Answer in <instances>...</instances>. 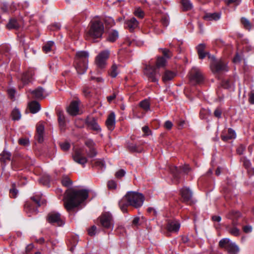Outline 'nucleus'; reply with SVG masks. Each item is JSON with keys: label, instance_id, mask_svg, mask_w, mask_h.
Returning <instances> with one entry per match:
<instances>
[{"label": "nucleus", "instance_id": "47", "mask_svg": "<svg viewBox=\"0 0 254 254\" xmlns=\"http://www.w3.org/2000/svg\"><path fill=\"white\" fill-rule=\"evenodd\" d=\"M162 23L165 26H167L169 23V19L168 16H164L162 18Z\"/></svg>", "mask_w": 254, "mask_h": 254}, {"label": "nucleus", "instance_id": "40", "mask_svg": "<svg viewBox=\"0 0 254 254\" xmlns=\"http://www.w3.org/2000/svg\"><path fill=\"white\" fill-rule=\"evenodd\" d=\"M244 165L245 166V167L249 169V171L251 172L252 173H254V170L253 168H251V162L249 160L247 159H244Z\"/></svg>", "mask_w": 254, "mask_h": 254}, {"label": "nucleus", "instance_id": "17", "mask_svg": "<svg viewBox=\"0 0 254 254\" xmlns=\"http://www.w3.org/2000/svg\"><path fill=\"white\" fill-rule=\"evenodd\" d=\"M138 21L134 17H132L129 20H127L125 22L126 27L128 28L130 31L136 28L138 26Z\"/></svg>", "mask_w": 254, "mask_h": 254}, {"label": "nucleus", "instance_id": "48", "mask_svg": "<svg viewBox=\"0 0 254 254\" xmlns=\"http://www.w3.org/2000/svg\"><path fill=\"white\" fill-rule=\"evenodd\" d=\"M97 228L95 226H93L88 230V234L90 236H93L96 234Z\"/></svg>", "mask_w": 254, "mask_h": 254}, {"label": "nucleus", "instance_id": "30", "mask_svg": "<svg viewBox=\"0 0 254 254\" xmlns=\"http://www.w3.org/2000/svg\"><path fill=\"white\" fill-rule=\"evenodd\" d=\"M10 158V154L9 152L4 150L0 155V161L1 162H5L9 161Z\"/></svg>", "mask_w": 254, "mask_h": 254}, {"label": "nucleus", "instance_id": "22", "mask_svg": "<svg viewBox=\"0 0 254 254\" xmlns=\"http://www.w3.org/2000/svg\"><path fill=\"white\" fill-rule=\"evenodd\" d=\"M31 93L37 99L44 98L46 96L44 89L41 87H39L34 90L31 91Z\"/></svg>", "mask_w": 254, "mask_h": 254}, {"label": "nucleus", "instance_id": "33", "mask_svg": "<svg viewBox=\"0 0 254 254\" xmlns=\"http://www.w3.org/2000/svg\"><path fill=\"white\" fill-rule=\"evenodd\" d=\"M166 60L164 57L158 58L156 61V67L158 69L159 68L163 67L166 65Z\"/></svg>", "mask_w": 254, "mask_h": 254}, {"label": "nucleus", "instance_id": "27", "mask_svg": "<svg viewBox=\"0 0 254 254\" xmlns=\"http://www.w3.org/2000/svg\"><path fill=\"white\" fill-rule=\"evenodd\" d=\"M236 134L235 132L231 128L228 129V135H222V139L224 141H227L229 139H234L236 137Z\"/></svg>", "mask_w": 254, "mask_h": 254}, {"label": "nucleus", "instance_id": "26", "mask_svg": "<svg viewBox=\"0 0 254 254\" xmlns=\"http://www.w3.org/2000/svg\"><path fill=\"white\" fill-rule=\"evenodd\" d=\"M176 75V74L171 71L166 70L162 77V80L164 82L172 80Z\"/></svg>", "mask_w": 254, "mask_h": 254}, {"label": "nucleus", "instance_id": "1", "mask_svg": "<svg viewBox=\"0 0 254 254\" xmlns=\"http://www.w3.org/2000/svg\"><path fill=\"white\" fill-rule=\"evenodd\" d=\"M88 196V191L86 190H68L64 199V206L68 212L78 207Z\"/></svg>", "mask_w": 254, "mask_h": 254}, {"label": "nucleus", "instance_id": "53", "mask_svg": "<svg viewBox=\"0 0 254 254\" xmlns=\"http://www.w3.org/2000/svg\"><path fill=\"white\" fill-rule=\"evenodd\" d=\"M7 93L11 98H13L14 97L15 91L14 89L10 88L8 89Z\"/></svg>", "mask_w": 254, "mask_h": 254}, {"label": "nucleus", "instance_id": "57", "mask_svg": "<svg viewBox=\"0 0 254 254\" xmlns=\"http://www.w3.org/2000/svg\"><path fill=\"white\" fill-rule=\"evenodd\" d=\"M225 1L228 5L232 3H234L237 5L240 2V0H225Z\"/></svg>", "mask_w": 254, "mask_h": 254}, {"label": "nucleus", "instance_id": "9", "mask_svg": "<svg viewBox=\"0 0 254 254\" xmlns=\"http://www.w3.org/2000/svg\"><path fill=\"white\" fill-rule=\"evenodd\" d=\"M47 219L49 223L58 226H61L64 224L61 215L56 212H52L49 213Z\"/></svg>", "mask_w": 254, "mask_h": 254}, {"label": "nucleus", "instance_id": "39", "mask_svg": "<svg viewBox=\"0 0 254 254\" xmlns=\"http://www.w3.org/2000/svg\"><path fill=\"white\" fill-rule=\"evenodd\" d=\"M60 146L61 149L64 151L68 150L70 147L69 143L67 141H64L60 143Z\"/></svg>", "mask_w": 254, "mask_h": 254}, {"label": "nucleus", "instance_id": "34", "mask_svg": "<svg viewBox=\"0 0 254 254\" xmlns=\"http://www.w3.org/2000/svg\"><path fill=\"white\" fill-rule=\"evenodd\" d=\"M54 47V43L52 41H49L43 47V50L45 53H47L53 50Z\"/></svg>", "mask_w": 254, "mask_h": 254}, {"label": "nucleus", "instance_id": "55", "mask_svg": "<svg viewBox=\"0 0 254 254\" xmlns=\"http://www.w3.org/2000/svg\"><path fill=\"white\" fill-rule=\"evenodd\" d=\"M162 53L164 56L166 58H169L171 57V55L169 54L170 52L169 50L165 49L162 50Z\"/></svg>", "mask_w": 254, "mask_h": 254}, {"label": "nucleus", "instance_id": "36", "mask_svg": "<svg viewBox=\"0 0 254 254\" xmlns=\"http://www.w3.org/2000/svg\"><path fill=\"white\" fill-rule=\"evenodd\" d=\"M241 22L245 28L250 30L252 28V25L248 19L245 18H242Z\"/></svg>", "mask_w": 254, "mask_h": 254}, {"label": "nucleus", "instance_id": "45", "mask_svg": "<svg viewBox=\"0 0 254 254\" xmlns=\"http://www.w3.org/2000/svg\"><path fill=\"white\" fill-rule=\"evenodd\" d=\"M134 14L139 18H142L144 16L143 12L139 8H137L135 10Z\"/></svg>", "mask_w": 254, "mask_h": 254}, {"label": "nucleus", "instance_id": "18", "mask_svg": "<svg viewBox=\"0 0 254 254\" xmlns=\"http://www.w3.org/2000/svg\"><path fill=\"white\" fill-rule=\"evenodd\" d=\"M44 127L41 124H38L37 126V135L36 139L39 142H42L44 140Z\"/></svg>", "mask_w": 254, "mask_h": 254}, {"label": "nucleus", "instance_id": "41", "mask_svg": "<svg viewBox=\"0 0 254 254\" xmlns=\"http://www.w3.org/2000/svg\"><path fill=\"white\" fill-rule=\"evenodd\" d=\"M18 143L21 145L26 146L29 144V140L27 138H21L19 139Z\"/></svg>", "mask_w": 254, "mask_h": 254}, {"label": "nucleus", "instance_id": "60", "mask_svg": "<svg viewBox=\"0 0 254 254\" xmlns=\"http://www.w3.org/2000/svg\"><path fill=\"white\" fill-rule=\"evenodd\" d=\"M214 115L216 117L220 118L221 115V111L219 109H216L214 111Z\"/></svg>", "mask_w": 254, "mask_h": 254}, {"label": "nucleus", "instance_id": "31", "mask_svg": "<svg viewBox=\"0 0 254 254\" xmlns=\"http://www.w3.org/2000/svg\"><path fill=\"white\" fill-rule=\"evenodd\" d=\"M232 224L234 227L229 229V232L235 236H239L240 235V230L235 226L237 223L234 220H233Z\"/></svg>", "mask_w": 254, "mask_h": 254}, {"label": "nucleus", "instance_id": "46", "mask_svg": "<svg viewBox=\"0 0 254 254\" xmlns=\"http://www.w3.org/2000/svg\"><path fill=\"white\" fill-rule=\"evenodd\" d=\"M25 208L26 209V211H27V210L29 211H32V212H34L35 213H37L38 210L37 208L36 209H32L31 205L29 203H26L25 205Z\"/></svg>", "mask_w": 254, "mask_h": 254}, {"label": "nucleus", "instance_id": "44", "mask_svg": "<svg viewBox=\"0 0 254 254\" xmlns=\"http://www.w3.org/2000/svg\"><path fill=\"white\" fill-rule=\"evenodd\" d=\"M108 187L109 189L115 190L117 188V183L114 181H110L108 183Z\"/></svg>", "mask_w": 254, "mask_h": 254}, {"label": "nucleus", "instance_id": "37", "mask_svg": "<svg viewBox=\"0 0 254 254\" xmlns=\"http://www.w3.org/2000/svg\"><path fill=\"white\" fill-rule=\"evenodd\" d=\"M95 165L101 169H104L106 167L105 161L103 159H101L95 160Z\"/></svg>", "mask_w": 254, "mask_h": 254}, {"label": "nucleus", "instance_id": "24", "mask_svg": "<svg viewBox=\"0 0 254 254\" xmlns=\"http://www.w3.org/2000/svg\"><path fill=\"white\" fill-rule=\"evenodd\" d=\"M29 108L32 113L35 114L40 110V105L38 102L32 101L29 103Z\"/></svg>", "mask_w": 254, "mask_h": 254}, {"label": "nucleus", "instance_id": "58", "mask_svg": "<svg viewBox=\"0 0 254 254\" xmlns=\"http://www.w3.org/2000/svg\"><path fill=\"white\" fill-rule=\"evenodd\" d=\"M173 126V124L171 122L169 121H167L165 123V127L168 129H170L172 128Z\"/></svg>", "mask_w": 254, "mask_h": 254}, {"label": "nucleus", "instance_id": "64", "mask_svg": "<svg viewBox=\"0 0 254 254\" xmlns=\"http://www.w3.org/2000/svg\"><path fill=\"white\" fill-rule=\"evenodd\" d=\"M92 128L95 130H99L100 129L99 126L96 123H94L93 125Z\"/></svg>", "mask_w": 254, "mask_h": 254}, {"label": "nucleus", "instance_id": "5", "mask_svg": "<svg viewBox=\"0 0 254 254\" xmlns=\"http://www.w3.org/2000/svg\"><path fill=\"white\" fill-rule=\"evenodd\" d=\"M208 58L211 60L210 67L213 73H219L228 70L226 64L221 60H215L213 56H209Z\"/></svg>", "mask_w": 254, "mask_h": 254}, {"label": "nucleus", "instance_id": "12", "mask_svg": "<svg viewBox=\"0 0 254 254\" xmlns=\"http://www.w3.org/2000/svg\"><path fill=\"white\" fill-rule=\"evenodd\" d=\"M79 101L75 100L71 102L67 108V112L71 116H75L79 114Z\"/></svg>", "mask_w": 254, "mask_h": 254}, {"label": "nucleus", "instance_id": "16", "mask_svg": "<svg viewBox=\"0 0 254 254\" xmlns=\"http://www.w3.org/2000/svg\"><path fill=\"white\" fill-rule=\"evenodd\" d=\"M180 227V224L178 221L174 220L168 222L167 229L170 232H177Z\"/></svg>", "mask_w": 254, "mask_h": 254}, {"label": "nucleus", "instance_id": "14", "mask_svg": "<svg viewBox=\"0 0 254 254\" xmlns=\"http://www.w3.org/2000/svg\"><path fill=\"white\" fill-rule=\"evenodd\" d=\"M116 116L114 112L111 113L106 120V125L110 130H113L115 127L116 124Z\"/></svg>", "mask_w": 254, "mask_h": 254}, {"label": "nucleus", "instance_id": "20", "mask_svg": "<svg viewBox=\"0 0 254 254\" xmlns=\"http://www.w3.org/2000/svg\"><path fill=\"white\" fill-rule=\"evenodd\" d=\"M206 46L203 44H200L197 46L196 47L197 53L199 56V59H204L207 55L208 56H210L208 54V53L205 52L204 51L205 49Z\"/></svg>", "mask_w": 254, "mask_h": 254}, {"label": "nucleus", "instance_id": "28", "mask_svg": "<svg viewBox=\"0 0 254 254\" xmlns=\"http://www.w3.org/2000/svg\"><path fill=\"white\" fill-rule=\"evenodd\" d=\"M119 38V33L117 30H112L109 32L108 40L114 42Z\"/></svg>", "mask_w": 254, "mask_h": 254}, {"label": "nucleus", "instance_id": "49", "mask_svg": "<svg viewBox=\"0 0 254 254\" xmlns=\"http://www.w3.org/2000/svg\"><path fill=\"white\" fill-rule=\"evenodd\" d=\"M18 193V190L15 188H13L10 190V195L12 197H16Z\"/></svg>", "mask_w": 254, "mask_h": 254}, {"label": "nucleus", "instance_id": "4", "mask_svg": "<svg viewBox=\"0 0 254 254\" xmlns=\"http://www.w3.org/2000/svg\"><path fill=\"white\" fill-rule=\"evenodd\" d=\"M104 31L103 23L99 20H93L88 32V36L93 39L101 38Z\"/></svg>", "mask_w": 254, "mask_h": 254}, {"label": "nucleus", "instance_id": "19", "mask_svg": "<svg viewBox=\"0 0 254 254\" xmlns=\"http://www.w3.org/2000/svg\"><path fill=\"white\" fill-rule=\"evenodd\" d=\"M221 14L220 12L207 13L204 16V19L208 21H216L221 18Z\"/></svg>", "mask_w": 254, "mask_h": 254}, {"label": "nucleus", "instance_id": "8", "mask_svg": "<svg viewBox=\"0 0 254 254\" xmlns=\"http://www.w3.org/2000/svg\"><path fill=\"white\" fill-rule=\"evenodd\" d=\"M109 51L105 50L100 52L96 57L95 63L97 66L100 68L105 67L107 64V60L109 57Z\"/></svg>", "mask_w": 254, "mask_h": 254}, {"label": "nucleus", "instance_id": "13", "mask_svg": "<svg viewBox=\"0 0 254 254\" xmlns=\"http://www.w3.org/2000/svg\"><path fill=\"white\" fill-rule=\"evenodd\" d=\"M34 74V70L33 68L29 69L22 74L21 78V81L24 85L29 83L32 81Z\"/></svg>", "mask_w": 254, "mask_h": 254}, {"label": "nucleus", "instance_id": "15", "mask_svg": "<svg viewBox=\"0 0 254 254\" xmlns=\"http://www.w3.org/2000/svg\"><path fill=\"white\" fill-rule=\"evenodd\" d=\"M180 193L184 201L188 202L190 200L192 196L191 190L187 187H183L180 190Z\"/></svg>", "mask_w": 254, "mask_h": 254}, {"label": "nucleus", "instance_id": "42", "mask_svg": "<svg viewBox=\"0 0 254 254\" xmlns=\"http://www.w3.org/2000/svg\"><path fill=\"white\" fill-rule=\"evenodd\" d=\"M62 183L64 186L69 187L71 184V182L68 177H64L63 179Z\"/></svg>", "mask_w": 254, "mask_h": 254}, {"label": "nucleus", "instance_id": "10", "mask_svg": "<svg viewBox=\"0 0 254 254\" xmlns=\"http://www.w3.org/2000/svg\"><path fill=\"white\" fill-rule=\"evenodd\" d=\"M72 158L75 162L82 165H84L87 162L86 157L84 156V151L81 149L75 150Z\"/></svg>", "mask_w": 254, "mask_h": 254}, {"label": "nucleus", "instance_id": "52", "mask_svg": "<svg viewBox=\"0 0 254 254\" xmlns=\"http://www.w3.org/2000/svg\"><path fill=\"white\" fill-rule=\"evenodd\" d=\"M252 227L250 225L245 226L243 227V231L246 233H249L252 231Z\"/></svg>", "mask_w": 254, "mask_h": 254}, {"label": "nucleus", "instance_id": "59", "mask_svg": "<svg viewBox=\"0 0 254 254\" xmlns=\"http://www.w3.org/2000/svg\"><path fill=\"white\" fill-rule=\"evenodd\" d=\"M249 101L251 103L254 104V92H252L249 95Z\"/></svg>", "mask_w": 254, "mask_h": 254}, {"label": "nucleus", "instance_id": "54", "mask_svg": "<svg viewBox=\"0 0 254 254\" xmlns=\"http://www.w3.org/2000/svg\"><path fill=\"white\" fill-rule=\"evenodd\" d=\"M97 154V152L94 149H90L89 152L88 153V155L89 157H93Z\"/></svg>", "mask_w": 254, "mask_h": 254}, {"label": "nucleus", "instance_id": "61", "mask_svg": "<svg viewBox=\"0 0 254 254\" xmlns=\"http://www.w3.org/2000/svg\"><path fill=\"white\" fill-rule=\"evenodd\" d=\"M31 199L37 204L38 206H40V199L39 198H36L35 196L31 197Z\"/></svg>", "mask_w": 254, "mask_h": 254}, {"label": "nucleus", "instance_id": "6", "mask_svg": "<svg viewBox=\"0 0 254 254\" xmlns=\"http://www.w3.org/2000/svg\"><path fill=\"white\" fill-rule=\"evenodd\" d=\"M101 225L106 229L112 230L114 228V221L112 216L109 212H105L100 217Z\"/></svg>", "mask_w": 254, "mask_h": 254}, {"label": "nucleus", "instance_id": "32", "mask_svg": "<svg viewBox=\"0 0 254 254\" xmlns=\"http://www.w3.org/2000/svg\"><path fill=\"white\" fill-rule=\"evenodd\" d=\"M181 3L185 10H190L192 7V3L190 0H181Z\"/></svg>", "mask_w": 254, "mask_h": 254}, {"label": "nucleus", "instance_id": "56", "mask_svg": "<svg viewBox=\"0 0 254 254\" xmlns=\"http://www.w3.org/2000/svg\"><path fill=\"white\" fill-rule=\"evenodd\" d=\"M142 129L146 135H148L150 134V130L147 126L143 127Z\"/></svg>", "mask_w": 254, "mask_h": 254}, {"label": "nucleus", "instance_id": "62", "mask_svg": "<svg viewBox=\"0 0 254 254\" xmlns=\"http://www.w3.org/2000/svg\"><path fill=\"white\" fill-rule=\"evenodd\" d=\"M245 147L243 146V145H241L238 149H237V152L238 153H239V154H241L243 153L244 149H245Z\"/></svg>", "mask_w": 254, "mask_h": 254}, {"label": "nucleus", "instance_id": "38", "mask_svg": "<svg viewBox=\"0 0 254 254\" xmlns=\"http://www.w3.org/2000/svg\"><path fill=\"white\" fill-rule=\"evenodd\" d=\"M140 106L145 111H147L150 109V105L147 100H143L140 103Z\"/></svg>", "mask_w": 254, "mask_h": 254}, {"label": "nucleus", "instance_id": "7", "mask_svg": "<svg viewBox=\"0 0 254 254\" xmlns=\"http://www.w3.org/2000/svg\"><path fill=\"white\" fill-rule=\"evenodd\" d=\"M190 79L192 84L200 83L204 77L202 72L197 67H193L190 73Z\"/></svg>", "mask_w": 254, "mask_h": 254}, {"label": "nucleus", "instance_id": "23", "mask_svg": "<svg viewBox=\"0 0 254 254\" xmlns=\"http://www.w3.org/2000/svg\"><path fill=\"white\" fill-rule=\"evenodd\" d=\"M226 251L231 254H237L239 252L240 249L235 243L232 242Z\"/></svg>", "mask_w": 254, "mask_h": 254}, {"label": "nucleus", "instance_id": "51", "mask_svg": "<svg viewBox=\"0 0 254 254\" xmlns=\"http://www.w3.org/2000/svg\"><path fill=\"white\" fill-rule=\"evenodd\" d=\"M58 116L59 122L64 121V120H65L63 112L62 111H59L58 113Z\"/></svg>", "mask_w": 254, "mask_h": 254}, {"label": "nucleus", "instance_id": "3", "mask_svg": "<svg viewBox=\"0 0 254 254\" xmlns=\"http://www.w3.org/2000/svg\"><path fill=\"white\" fill-rule=\"evenodd\" d=\"M88 54L86 52H77L75 60V68L78 74H83L87 68Z\"/></svg>", "mask_w": 254, "mask_h": 254}, {"label": "nucleus", "instance_id": "25", "mask_svg": "<svg viewBox=\"0 0 254 254\" xmlns=\"http://www.w3.org/2000/svg\"><path fill=\"white\" fill-rule=\"evenodd\" d=\"M120 66L119 64H117L115 63H113L110 72V75L111 77L115 78L120 73L119 69Z\"/></svg>", "mask_w": 254, "mask_h": 254}, {"label": "nucleus", "instance_id": "43", "mask_svg": "<svg viewBox=\"0 0 254 254\" xmlns=\"http://www.w3.org/2000/svg\"><path fill=\"white\" fill-rule=\"evenodd\" d=\"M126 174V171L123 169H120L118 171L116 174L115 176L117 178H121L125 176Z\"/></svg>", "mask_w": 254, "mask_h": 254}, {"label": "nucleus", "instance_id": "21", "mask_svg": "<svg viewBox=\"0 0 254 254\" xmlns=\"http://www.w3.org/2000/svg\"><path fill=\"white\" fill-rule=\"evenodd\" d=\"M23 24L21 21H18L15 19H11L8 23L6 25L7 28L9 29H17Z\"/></svg>", "mask_w": 254, "mask_h": 254}, {"label": "nucleus", "instance_id": "2", "mask_svg": "<svg viewBox=\"0 0 254 254\" xmlns=\"http://www.w3.org/2000/svg\"><path fill=\"white\" fill-rule=\"evenodd\" d=\"M144 200V196L141 193L129 191L119 201V204L122 211L125 212L127 206L138 208L142 205Z\"/></svg>", "mask_w": 254, "mask_h": 254}, {"label": "nucleus", "instance_id": "11", "mask_svg": "<svg viewBox=\"0 0 254 254\" xmlns=\"http://www.w3.org/2000/svg\"><path fill=\"white\" fill-rule=\"evenodd\" d=\"M144 73L152 81H158L157 75L158 73L156 67L151 65L147 66L144 69Z\"/></svg>", "mask_w": 254, "mask_h": 254}, {"label": "nucleus", "instance_id": "29", "mask_svg": "<svg viewBox=\"0 0 254 254\" xmlns=\"http://www.w3.org/2000/svg\"><path fill=\"white\" fill-rule=\"evenodd\" d=\"M232 241L228 238H224L221 239L219 243V246L227 250Z\"/></svg>", "mask_w": 254, "mask_h": 254}, {"label": "nucleus", "instance_id": "50", "mask_svg": "<svg viewBox=\"0 0 254 254\" xmlns=\"http://www.w3.org/2000/svg\"><path fill=\"white\" fill-rule=\"evenodd\" d=\"M105 23L110 25L111 26H113L115 24L114 20L112 17L106 18L105 20Z\"/></svg>", "mask_w": 254, "mask_h": 254}, {"label": "nucleus", "instance_id": "63", "mask_svg": "<svg viewBox=\"0 0 254 254\" xmlns=\"http://www.w3.org/2000/svg\"><path fill=\"white\" fill-rule=\"evenodd\" d=\"M139 218H138V217L134 218L133 219V220H132V224L135 226L138 225L139 224Z\"/></svg>", "mask_w": 254, "mask_h": 254}, {"label": "nucleus", "instance_id": "35", "mask_svg": "<svg viewBox=\"0 0 254 254\" xmlns=\"http://www.w3.org/2000/svg\"><path fill=\"white\" fill-rule=\"evenodd\" d=\"M11 117L13 120H19L21 118L19 110L16 108L13 109L11 113Z\"/></svg>", "mask_w": 254, "mask_h": 254}]
</instances>
